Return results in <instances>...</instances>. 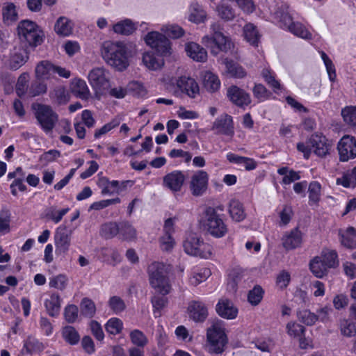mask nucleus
<instances>
[{
    "instance_id": "f257e3e1",
    "label": "nucleus",
    "mask_w": 356,
    "mask_h": 356,
    "mask_svg": "<svg viewBox=\"0 0 356 356\" xmlns=\"http://www.w3.org/2000/svg\"><path fill=\"white\" fill-rule=\"evenodd\" d=\"M101 54L104 60L118 70H124L129 65L131 51L123 42L105 41L101 46Z\"/></svg>"
},
{
    "instance_id": "f03ea898",
    "label": "nucleus",
    "mask_w": 356,
    "mask_h": 356,
    "mask_svg": "<svg viewBox=\"0 0 356 356\" xmlns=\"http://www.w3.org/2000/svg\"><path fill=\"white\" fill-rule=\"evenodd\" d=\"M271 13L282 29L287 30L294 35L302 39H312V33L302 24L293 21L288 4L285 3L277 4Z\"/></svg>"
},
{
    "instance_id": "7ed1b4c3",
    "label": "nucleus",
    "mask_w": 356,
    "mask_h": 356,
    "mask_svg": "<svg viewBox=\"0 0 356 356\" xmlns=\"http://www.w3.org/2000/svg\"><path fill=\"white\" fill-rule=\"evenodd\" d=\"M207 342L210 353L220 354L224 352L228 338L222 321H215L207 328Z\"/></svg>"
},
{
    "instance_id": "20e7f679",
    "label": "nucleus",
    "mask_w": 356,
    "mask_h": 356,
    "mask_svg": "<svg viewBox=\"0 0 356 356\" xmlns=\"http://www.w3.org/2000/svg\"><path fill=\"white\" fill-rule=\"evenodd\" d=\"M149 284L156 292L163 296L171 291V284L168 277L165 266L163 263L153 262L147 269Z\"/></svg>"
},
{
    "instance_id": "39448f33",
    "label": "nucleus",
    "mask_w": 356,
    "mask_h": 356,
    "mask_svg": "<svg viewBox=\"0 0 356 356\" xmlns=\"http://www.w3.org/2000/svg\"><path fill=\"white\" fill-rule=\"evenodd\" d=\"M17 29L21 42H26L29 47L35 48L42 43L43 31L34 22L22 20L18 24Z\"/></svg>"
},
{
    "instance_id": "423d86ee",
    "label": "nucleus",
    "mask_w": 356,
    "mask_h": 356,
    "mask_svg": "<svg viewBox=\"0 0 356 356\" xmlns=\"http://www.w3.org/2000/svg\"><path fill=\"white\" fill-rule=\"evenodd\" d=\"M222 216L213 207L207 208L204 212L203 225L208 233L215 238L225 236L228 231Z\"/></svg>"
},
{
    "instance_id": "0eeeda50",
    "label": "nucleus",
    "mask_w": 356,
    "mask_h": 356,
    "mask_svg": "<svg viewBox=\"0 0 356 356\" xmlns=\"http://www.w3.org/2000/svg\"><path fill=\"white\" fill-rule=\"evenodd\" d=\"M35 118L42 129L45 133L51 132L58 120L57 113L49 105L33 104Z\"/></svg>"
},
{
    "instance_id": "6e6552de",
    "label": "nucleus",
    "mask_w": 356,
    "mask_h": 356,
    "mask_svg": "<svg viewBox=\"0 0 356 356\" xmlns=\"http://www.w3.org/2000/svg\"><path fill=\"white\" fill-rule=\"evenodd\" d=\"M88 79L97 96L105 94L111 87L108 73L103 67L91 70Z\"/></svg>"
},
{
    "instance_id": "1a4fd4ad",
    "label": "nucleus",
    "mask_w": 356,
    "mask_h": 356,
    "mask_svg": "<svg viewBox=\"0 0 356 356\" xmlns=\"http://www.w3.org/2000/svg\"><path fill=\"white\" fill-rule=\"evenodd\" d=\"M183 247L185 252L191 256L207 259L211 254V246L194 235L187 237Z\"/></svg>"
},
{
    "instance_id": "9d476101",
    "label": "nucleus",
    "mask_w": 356,
    "mask_h": 356,
    "mask_svg": "<svg viewBox=\"0 0 356 356\" xmlns=\"http://www.w3.org/2000/svg\"><path fill=\"white\" fill-rule=\"evenodd\" d=\"M145 41L161 56H168L172 53L170 40L165 35L159 32L152 31L148 33L145 37Z\"/></svg>"
},
{
    "instance_id": "9b49d317",
    "label": "nucleus",
    "mask_w": 356,
    "mask_h": 356,
    "mask_svg": "<svg viewBox=\"0 0 356 356\" xmlns=\"http://www.w3.org/2000/svg\"><path fill=\"white\" fill-rule=\"evenodd\" d=\"M202 43L210 49L213 55H217L220 51L227 52L233 47L230 39L223 33L216 38L210 37L209 35H204L202 38Z\"/></svg>"
},
{
    "instance_id": "f8f14e48",
    "label": "nucleus",
    "mask_w": 356,
    "mask_h": 356,
    "mask_svg": "<svg viewBox=\"0 0 356 356\" xmlns=\"http://www.w3.org/2000/svg\"><path fill=\"white\" fill-rule=\"evenodd\" d=\"M211 130L216 134L225 136L231 140L235 133L233 118L227 113L220 115L214 120Z\"/></svg>"
},
{
    "instance_id": "ddd939ff",
    "label": "nucleus",
    "mask_w": 356,
    "mask_h": 356,
    "mask_svg": "<svg viewBox=\"0 0 356 356\" xmlns=\"http://www.w3.org/2000/svg\"><path fill=\"white\" fill-rule=\"evenodd\" d=\"M339 161L347 162L356 158V139L355 137L345 135L338 143Z\"/></svg>"
},
{
    "instance_id": "4468645a",
    "label": "nucleus",
    "mask_w": 356,
    "mask_h": 356,
    "mask_svg": "<svg viewBox=\"0 0 356 356\" xmlns=\"http://www.w3.org/2000/svg\"><path fill=\"white\" fill-rule=\"evenodd\" d=\"M209 182V175L204 170L195 172L191 177L189 188L193 195L198 197L207 191Z\"/></svg>"
},
{
    "instance_id": "2eb2a0df",
    "label": "nucleus",
    "mask_w": 356,
    "mask_h": 356,
    "mask_svg": "<svg viewBox=\"0 0 356 356\" xmlns=\"http://www.w3.org/2000/svg\"><path fill=\"white\" fill-rule=\"evenodd\" d=\"M307 143L312 147L314 153L319 157L326 156L329 154L332 146L326 137L318 133L312 134Z\"/></svg>"
},
{
    "instance_id": "dca6fc26",
    "label": "nucleus",
    "mask_w": 356,
    "mask_h": 356,
    "mask_svg": "<svg viewBox=\"0 0 356 356\" xmlns=\"http://www.w3.org/2000/svg\"><path fill=\"white\" fill-rule=\"evenodd\" d=\"M185 179L186 175L184 172L175 170L163 177V185L172 192H179L182 188Z\"/></svg>"
},
{
    "instance_id": "f3484780",
    "label": "nucleus",
    "mask_w": 356,
    "mask_h": 356,
    "mask_svg": "<svg viewBox=\"0 0 356 356\" xmlns=\"http://www.w3.org/2000/svg\"><path fill=\"white\" fill-rule=\"evenodd\" d=\"M56 253L57 254H65L70 245V237L65 226H59L54 236Z\"/></svg>"
},
{
    "instance_id": "a211bd4d",
    "label": "nucleus",
    "mask_w": 356,
    "mask_h": 356,
    "mask_svg": "<svg viewBox=\"0 0 356 356\" xmlns=\"http://www.w3.org/2000/svg\"><path fill=\"white\" fill-rule=\"evenodd\" d=\"M227 96L234 104L241 108L248 106L251 102L250 95L236 86L227 88Z\"/></svg>"
},
{
    "instance_id": "6ab92c4d",
    "label": "nucleus",
    "mask_w": 356,
    "mask_h": 356,
    "mask_svg": "<svg viewBox=\"0 0 356 356\" xmlns=\"http://www.w3.org/2000/svg\"><path fill=\"white\" fill-rule=\"evenodd\" d=\"M302 241V234L296 227L286 232L282 237V243L286 250H291L300 247Z\"/></svg>"
},
{
    "instance_id": "aec40b11",
    "label": "nucleus",
    "mask_w": 356,
    "mask_h": 356,
    "mask_svg": "<svg viewBox=\"0 0 356 356\" xmlns=\"http://www.w3.org/2000/svg\"><path fill=\"white\" fill-rule=\"evenodd\" d=\"M179 90L191 98H195L200 94V88L196 81L191 77L181 76L177 81Z\"/></svg>"
},
{
    "instance_id": "412c9836",
    "label": "nucleus",
    "mask_w": 356,
    "mask_h": 356,
    "mask_svg": "<svg viewBox=\"0 0 356 356\" xmlns=\"http://www.w3.org/2000/svg\"><path fill=\"white\" fill-rule=\"evenodd\" d=\"M216 309L220 316L226 319H234L238 314V309L231 300L226 298L218 301Z\"/></svg>"
},
{
    "instance_id": "4be33fe9",
    "label": "nucleus",
    "mask_w": 356,
    "mask_h": 356,
    "mask_svg": "<svg viewBox=\"0 0 356 356\" xmlns=\"http://www.w3.org/2000/svg\"><path fill=\"white\" fill-rule=\"evenodd\" d=\"M188 311L189 317L195 322H203L208 316L207 308L200 301H192L189 303Z\"/></svg>"
},
{
    "instance_id": "5701e85b",
    "label": "nucleus",
    "mask_w": 356,
    "mask_h": 356,
    "mask_svg": "<svg viewBox=\"0 0 356 356\" xmlns=\"http://www.w3.org/2000/svg\"><path fill=\"white\" fill-rule=\"evenodd\" d=\"M61 298L58 293H52L45 298L44 306L49 316L51 317H57L60 312Z\"/></svg>"
},
{
    "instance_id": "b1692460",
    "label": "nucleus",
    "mask_w": 356,
    "mask_h": 356,
    "mask_svg": "<svg viewBox=\"0 0 356 356\" xmlns=\"http://www.w3.org/2000/svg\"><path fill=\"white\" fill-rule=\"evenodd\" d=\"M29 59V52L26 49H15L11 53L8 65L11 70H17L24 65Z\"/></svg>"
},
{
    "instance_id": "393cba45",
    "label": "nucleus",
    "mask_w": 356,
    "mask_h": 356,
    "mask_svg": "<svg viewBox=\"0 0 356 356\" xmlns=\"http://www.w3.org/2000/svg\"><path fill=\"white\" fill-rule=\"evenodd\" d=\"M187 55L197 62H205L207 59V52L200 44L195 42H188L185 45Z\"/></svg>"
},
{
    "instance_id": "a878e982",
    "label": "nucleus",
    "mask_w": 356,
    "mask_h": 356,
    "mask_svg": "<svg viewBox=\"0 0 356 356\" xmlns=\"http://www.w3.org/2000/svg\"><path fill=\"white\" fill-rule=\"evenodd\" d=\"M54 63L49 60L40 61L35 68V76L41 80H49L54 79Z\"/></svg>"
},
{
    "instance_id": "bb28decb",
    "label": "nucleus",
    "mask_w": 356,
    "mask_h": 356,
    "mask_svg": "<svg viewBox=\"0 0 356 356\" xmlns=\"http://www.w3.org/2000/svg\"><path fill=\"white\" fill-rule=\"evenodd\" d=\"M207 18V12L202 6L197 2L191 3L188 8V19L195 24L204 23Z\"/></svg>"
},
{
    "instance_id": "cd10ccee",
    "label": "nucleus",
    "mask_w": 356,
    "mask_h": 356,
    "mask_svg": "<svg viewBox=\"0 0 356 356\" xmlns=\"http://www.w3.org/2000/svg\"><path fill=\"white\" fill-rule=\"evenodd\" d=\"M72 92L77 97L82 99H88L90 97V90L86 82L79 78L72 80L70 84Z\"/></svg>"
},
{
    "instance_id": "c85d7f7f",
    "label": "nucleus",
    "mask_w": 356,
    "mask_h": 356,
    "mask_svg": "<svg viewBox=\"0 0 356 356\" xmlns=\"http://www.w3.org/2000/svg\"><path fill=\"white\" fill-rule=\"evenodd\" d=\"M341 243L348 249L356 248V230L353 227H348L344 232L340 230Z\"/></svg>"
},
{
    "instance_id": "c756f323",
    "label": "nucleus",
    "mask_w": 356,
    "mask_h": 356,
    "mask_svg": "<svg viewBox=\"0 0 356 356\" xmlns=\"http://www.w3.org/2000/svg\"><path fill=\"white\" fill-rule=\"evenodd\" d=\"M97 184L102 188V194L103 195H111L114 193H119V181H110L107 177H102L99 178Z\"/></svg>"
},
{
    "instance_id": "7c9ffc66",
    "label": "nucleus",
    "mask_w": 356,
    "mask_h": 356,
    "mask_svg": "<svg viewBox=\"0 0 356 356\" xmlns=\"http://www.w3.org/2000/svg\"><path fill=\"white\" fill-rule=\"evenodd\" d=\"M243 36L250 44L254 47L258 46L261 35L257 28L253 24L249 23L244 26Z\"/></svg>"
},
{
    "instance_id": "2f4dec72",
    "label": "nucleus",
    "mask_w": 356,
    "mask_h": 356,
    "mask_svg": "<svg viewBox=\"0 0 356 356\" xmlns=\"http://www.w3.org/2000/svg\"><path fill=\"white\" fill-rule=\"evenodd\" d=\"M47 92V83L39 78L35 76V79L33 80L29 84L28 88L27 97H35L44 95Z\"/></svg>"
},
{
    "instance_id": "473e14b6",
    "label": "nucleus",
    "mask_w": 356,
    "mask_h": 356,
    "mask_svg": "<svg viewBox=\"0 0 356 356\" xmlns=\"http://www.w3.org/2000/svg\"><path fill=\"white\" fill-rule=\"evenodd\" d=\"M309 269L315 277L322 278L327 274L330 268L325 265L322 257L316 256L310 261Z\"/></svg>"
},
{
    "instance_id": "72a5a7b5",
    "label": "nucleus",
    "mask_w": 356,
    "mask_h": 356,
    "mask_svg": "<svg viewBox=\"0 0 356 356\" xmlns=\"http://www.w3.org/2000/svg\"><path fill=\"white\" fill-rule=\"evenodd\" d=\"M229 213L233 220L241 222L245 218L243 204L237 200H232L229 204Z\"/></svg>"
},
{
    "instance_id": "f704fd0d",
    "label": "nucleus",
    "mask_w": 356,
    "mask_h": 356,
    "mask_svg": "<svg viewBox=\"0 0 356 356\" xmlns=\"http://www.w3.org/2000/svg\"><path fill=\"white\" fill-rule=\"evenodd\" d=\"M143 63L150 70H157L164 65L163 58L156 57L152 51H147L143 55Z\"/></svg>"
},
{
    "instance_id": "c9c22d12",
    "label": "nucleus",
    "mask_w": 356,
    "mask_h": 356,
    "mask_svg": "<svg viewBox=\"0 0 356 356\" xmlns=\"http://www.w3.org/2000/svg\"><path fill=\"white\" fill-rule=\"evenodd\" d=\"M136 29L135 24L129 19L120 21L113 26V31L115 33L124 35L132 34Z\"/></svg>"
},
{
    "instance_id": "e433bc0d",
    "label": "nucleus",
    "mask_w": 356,
    "mask_h": 356,
    "mask_svg": "<svg viewBox=\"0 0 356 356\" xmlns=\"http://www.w3.org/2000/svg\"><path fill=\"white\" fill-rule=\"evenodd\" d=\"M211 272L207 268H195L192 270L189 277V282L191 285L197 286L204 282L210 275Z\"/></svg>"
},
{
    "instance_id": "4c0bfd02",
    "label": "nucleus",
    "mask_w": 356,
    "mask_h": 356,
    "mask_svg": "<svg viewBox=\"0 0 356 356\" xmlns=\"http://www.w3.org/2000/svg\"><path fill=\"white\" fill-rule=\"evenodd\" d=\"M203 86L208 92H214L220 88V81L216 74L206 72L203 76Z\"/></svg>"
},
{
    "instance_id": "58836bf2",
    "label": "nucleus",
    "mask_w": 356,
    "mask_h": 356,
    "mask_svg": "<svg viewBox=\"0 0 356 356\" xmlns=\"http://www.w3.org/2000/svg\"><path fill=\"white\" fill-rule=\"evenodd\" d=\"M227 160L234 163L243 165L247 170H252L256 168L257 163L251 158L241 156L232 153L227 154Z\"/></svg>"
},
{
    "instance_id": "ea45409f",
    "label": "nucleus",
    "mask_w": 356,
    "mask_h": 356,
    "mask_svg": "<svg viewBox=\"0 0 356 356\" xmlns=\"http://www.w3.org/2000/svg\"><path fill=\"white\" fill-rule=\"evenodd\" d=\"M73 24L70 20L65 17H60L54 26L56 33L61 36H68L72 33Z\"/></svg>"
},
{
    "instance_id": "a19ab883",
    "label": "nucleus",
    "mask_w": 356,
    "mask_h": 356,
    "mask_svg": "<svg viewBox=\"0 0 356 356\" xmlns=\"http://www.w3.org/2000/svg\"><path fill=\"white\" fill-rule=\"evenodd\" d=\"M336 183L345 188L355 187L356 185V166L345 172L341 177L337 178Z\"/></svg>"
},
{
    "instance_id": "79ce46f5",
    "label": "nucleus",
    "mask_w": 356,
    "mask_h": 356,
    "mask_svg": "<svg viewBox=\"0 0 356 356\" xmlns=\"http://www.w3.org/2000/svg\"><path fill=\"white\" fill-rule=\"evenodd\" d=\"M216 11L218 16L224 21H232L235 18V10L226 3H220L216 6Z\"/></svg>"
},
{
    "instance_id": "37998d69",
    "label": "nucleus",
    "mask_w": 356,
    "mask_h": 356,
    "mask_svg": "<svg viewBox=\"0 0 356 356\" xmlns=\"http://www.w3.org/2000/svg\"><path fill=\"white\" fill-rule=\"evenodd\" d=\"M227 72L232 77L241 79L246 76V72L243 67L233 60H225Z\"/></svg>"
},
{
    "instance_id": "c03bdc74",
    "label": "nucleus",
    "mask_w": 356,
    "mask_h": 356,
    "mask_svg": "<svg viewBox=\"0 0 356 356\" xmlns=\"http://www.w3.org/2000/svg\"><path fill=\"white\" fill-rule=\"evenodd\" d=\"M80 310L82 316L92 318L96 314V305L91 299L83 298L80 303Z\"/></svg>"
},
{
    "instance_id": "a18cd8bd",
    "label": "nucleus",
    "mask_w": 356,
    "mask_h": 356,
    "mask_svg": "<svg viewBox=\"0 0 356 356\" xmlns=\"http://www.w3.org/2000/svg\"><path fill=\"white\" fill-rule=\"evenodd\" d=\"M120 237L123 240H132L136 236V230L127 221L120 222L119 233Z\"/></svg>"
},
{
    "instance_id": "49530a36",
    "label": "nucleus",
    "mask_w": 356,
    "mask_h": 356,
    "mask_svg": "<svg viewBox=\"0 0 356 356\" xmlns=\"http://www.w3.org/2000/svg\"><path fill=\"white\" fill-rule=\"evenodd\" d=\"M70 211L69 207L63 208L60 210H57L55 206L47 208L45 211V216L49 220L53 221L54 223H58L63 217Z\"/></svg>"
},
{
    "instance_id": "de8ad7c7",
    "label": "nucleus",
    "mask_w": 356,
    "mask_h": 356,
    "mask_svg": "<svg viewBox=\"0 0 356 356\" xmlns=\"http://www.w3.org/2000/svg\"><path fill=\"white\" fill-rule=\"evenodd\" d=\"M3 19L5 24L10 25L17 19L16 7L13 3L6 4L2 10Z\"/></svg>"
},
{
    "instance_id": "09e8293b",
    "label": "nucleus",
    "mask_w": 356,
    "mask_h": 356,
    "mask_svg": "<svg viewBox=\"0 0 356 356\" xmlns=\"http://www.w3.org/2000/svg\"><path fill=\"white\" fill-rule=\"evenodd\" d=\"M129 337L134 347L143 348L148 343V339L140 330L135 329L129 334Z\"/></svg>"
},
{
    "instance_id": "8fccbe9b",
    "label": "nucleus",
    "mask_w": 356,
    "mask_h": 356,
    "mask_svg": "<svg viewBox=\"0 0 356 356\" xmlns=\"http://www.w3.org/2000/svg\"><path fill=\"white\" fill-rule=\"evenodd\" d=\"M62 336L65 341L70 345H76L80 341L79 332L74 327L70 325L63 327Z\"/></svg>"
},
{
    "instance_id": "3c124183",
    "label": "nucleus",
    "mask_w": 356,
    "mask_h": 356,
    "mask_svg": "<svg viewBox=\"0 0 356 356\" xmlns=\"http://www.w3.org/2000/svg\"><path fill=\"white\" fill-rule=\"evenodd\" d=\"M29 74L26 72L22 73L17 79L15 90L19 97H27Z\"/></svg>"
},
{
    "instance_id": "603ef678",
    "label": "nucleus",
    "mask_w": 356,
    "mask_h": 356,
    "mask_svg": "<svg viewBox=\"0 0 356 356\" xmlns=\"http://www.w3.org/2000/svg\"><path fill=\"white\" fill-rule=\"evenodd\" d=\"M120 222H109L102 225L101 227V235L105 238H113L119 233Z\"/></svg>"
},
{
    "instance_id": "864d4df0",
    "label": "nucleus",
    "mask_w": 356,
    "mask_h": 356,
    "mask_svg": "<svg viewBox=\"0 0 356 356\" xmlns=\"http://www.w3.org/2000/svg\"><path fill=\"white\" fill-rule=\"evenodd\" d=\"M102 255L105 261L113 266L121 260V256L115 248H104L102 249Z\"/></svg>"
},
{
    "instance_id": "5fc2aeb1",
    "label": "nucleus",
    "mask_w": 356,
    "mask_h": 356,
    "mask_svg": "<svg viewBox=\"0 0 356 356\" xmlns=\"http://www.w3.org/2000/svg\"><path fill=\"white\" fill-rule=\"evenodd\" d=\"M318 257H322V260L324 261L325 265L329 268H334L339 264L338 255L335 250H323L321 254Z\"/></svg>"
},
{
    "instance_id": "6e6d98bb",
    "label": "nucleus",
    "mask_w": 356,
    "mask_h": 356,
    "mask_svg": "<svg viewBox=\"0 0 356 356\" xmlns=\"http://www.w3.org/2000/svg\"><path fill=\"white\" fill-rule=\"evenodd\" d=\"M11 213L10 211L3 208L0 211V235H4L10 231Z\"/></svg>"
},
{
    "instance_id": "4d7b16f0",
    "label": "nucleus",
    "mask_w": 356,
    "mask_h": 356,
    "mask_svg": "<svg viewBox=\"0 0 356 356\" xmlns=\"http://www.w3.org/2000/svg\"><path fill=\"white\" fill-rule=\"evenodd\" d=\"M341 115L348 125L356 129V106H346L341 111Z\"/></svg>"
},
{
    "instance_id": "13d9d810",
    "label": "nucleus",
    "mask_w": 356,
    "mask_h": 356,
    "mask_svg": "<svg viewBox=\"0 0 356 356\" xmlns=\"http://www.w3.org/2000/svg\"><path fill=\"white\" fill-rule=\"evenodd\" d=\"M321 185L316 181H312L309 185V204H317L321 199Z\"/></svg>"
},
{
    "instance_id": "bf43d9fd",
    "label": "nucleus",
    "mask_w": 356,
    "mask_h": 356,
    "mask_svg": "<svg viewBox=\"0 0 356 356\" xmlns=\"http://www.w3.org/2000/svg\"><path fill=\"white\" fill-rule=\"evenodd\" d=\"M105 329L111 334H118L123 329V323L118 318H111L105 324Z\"/></svg>"
},
{
    "instance_id": "052dcab7",
    "label": "nucleus",
    "mask_w": 356,
    "mask_h": 356,
    "mask_svg": "<svg viewBox=\"0 0 356 356\" xmlns=\"http://www.w3.org/2000/svg\"><path fill=\"white\" fill-rule=\"evenodd\" d=\"M297 318L299 321L308 326L313 325L317 321L316 314L309 309L298 310Z\"/></svg>"
},
{
    "instance_id": "680f3d73",
    "label": "nucleus",
    "mask_w": 356,
    "mask_h": 356,
    "mask_svg": "<svg viewBox=\"0 0 356 356\" xmlns=\"http://www.w3.org/2000/svg\"><path fill=\"white\" fill-rule=\"evenodd\" d=\"M151 302L154 308V314L155 317L160 316L161 311L165 308L168 304V298L163 295L162 296L156 295L152 298Z\"/></svg>"
},
{
    "instance_id": "e2e57ef3",
    "label": "nucleus",
    "mask_w": 356,
    "mask_h": 356,
    "mask_svg": "<svg viewBox=\"0 0 356 356\" xmlns=\"http://www.w3.org/2000/svg\"><path fill=\"white\" fill-rule=\"evenodd\" d=\"M264 293L263 289L260 286L256 285L248 292V300L252 305L256 306L261 301Z\"/></svg>"
},
{
    "instance_id": "0e129e2a",
    "label": "nucleus",
    "mask_w": 356,
    "mask_h": 356,
    "mask_svg": "<svg viewBox=\"0 0 356 356\" xmlns=\"http://www.w3.org/2000/svg\"><path fill=\"white\" fill-rule=\"evenodd\" d=\"M108 305L115 314L122 312L126 309L124 300L119 296H113L108 300Z\"/></svg>"
},
{
    "instance_id": "69168bd1",
    "label": "nucleus",
    "mask_w": 356,
    "mask_h": 356,
    "mask_svg": "<svg viewBox=\"0 0 356 356\" xmlns=\"http://www.w3.org/2000/svg\"><path fill=\"white\" fill-rule=\"evenodd\" d=\"M286 329L287 334L293 338H299L303 336L305 332V328L296 322H289L286 324Z\"/></svg>"
},
{
    "instance_id": "338daca9",
    "label": "nucleus",
    "mask_w": 356,
    "mask_h": 356,
    "mask_svg": "<svg viewBox=\"0 0 356 356\" xmlns=\"http://www.w3.org/2000/svg\"><path fill=\"white\" fill-rule=\"evenodd\" d=\"M120 124V119L118 118H115L108 123L105 124L100 129H96L94 134V137L95 138H100L102 135L106 134L115 127H118Z\"/></svg>"
},
{
    "instance_id": "774afa93",
    "label": "nucleus",
    "mask_w": 356,
    "mask_h": 356,
    "mask_svg": "<svg viewBox=\"0 0 356 356\" xmlns=\"http://www.w3.org/2000/svg\"><path fill=\"white\" fill-rule=\"evenodd\" d=\"M262 76L267 84L276 92L277 90L280 89L281 85L280 82L275 79L274 73L268 69H264L262 71Z\"/></svg>"
}]
</instances>
